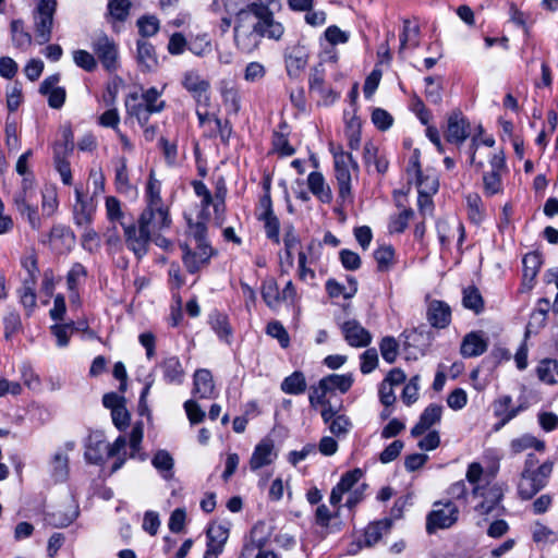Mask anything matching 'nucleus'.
<instances>
[{
    "label": "nucleus",
    "mask_w": 558,
    "mask_h": 558,
    "mask_svg": "<svg viewBox=\"0 0 558 558\" xmlns=\"http://www.w3.org/2000/svg\"><path fill=\"white\" fill-rule=\"evenodd\" d=\"M283 32L282 24L275 21L271 10L262 5L247 4L236 13L234 41L244 53L254 51L262 37L278 40Z\"/></svg>",
    "instance_id": "obj_1"
},
{
    "label": "nucleus",
    "mask_w": 558,
    "mask_h": 558,
    "mask_svg": "<svg viewBox=\"0 0 558 558\" xmlns=\"http://www.w3.org/2000/svg\"><path fill=\"white\" fill-rule=\"evenodd\" d=\"M125 448V436L120 435L112 444H107L102 434L95 433L87 438L85 458L88 462L94 464L102 463L105 457L116 458L111 468V473H114L124 465L128 459Z\"/></svg>",
    "instance_id": "obj_2"
},
{
    "label": "nucleus",
    "mask_w": 558,
    "mask_h": 558,
    "mask_svg": "<svg viewBox=\"0 0 558 558\" xmlns=\"http://www.w3.org/2000/svg\"><path fill=\"white\" fill-rule=\"evenodd\" d=\"M163 88L153 86L144 89L141 95L131 93L125 98V110L129 117L135 118L138 124L149 122L151 114L160 113L166 108L161 99Z\"/></svg>",
    "instance_id": "obj_3"
},
{
    "label": "nucleus",
    "mask_w": 558,
    "mask_h": 558,
    "mask_svg": "<svg viewBox=\"0 0 558 558\" xmlns=\"http://www.w3.org/2000/svg\"><path fill=\"white\" fill-rule=\"evenodd\" d=\"M76 204L73 209L74 221L76 226L84 228L82 235V245L85 250L92 252L98 246V235L89 226L96 213V202L94 196L85 193L82 187H75Z\"/></svg>",
    "instance_id": "obj_4"
},
{
    "label": "nucleus",
    "mask_w": 558,
    "mask_h": 558,
    "mask_svg": "<svg viewBox=\"0 0 558 558\" xmlns=\"http://www.w3.org/2000/svg\"><path fill=\"white\" fill-rule=\"evenodd\" d=\"M459 514L460 510L452 500L435 501L426 515V533L433 535L438 530L450 529L458 522Z\"/></svg>",
    "instance_id": "obj_5"
},
{
    "label": "nucleus",
    "mask_w": 558,
    "mask_h": 558,
    "mask_svg": "<svg viewBox=\"0 0 558 558\" xmlns=\"http://www.w3.org/2000/svg\"><path fill=\"white\" fill-rule=\"evenodd\" d=\"M554 464L545 461L537 466V470H523L518 484V494L523 500L532 499L548 483L553 473Z\"/></svg>",
    "instance_id": "obj_6"
},
{
    "label": "nucleus",
    "mask_w": 558,
    "mask_h": 558,
    "mask_svg": "<svg viewBox=\"0 0 558 558\" xmlns=\"http://www.w3.org/2000/svg\"><path fill=\"white\" fill-rule=\"evenodd\" d=\"M92 50L96 56L97 64L110 75L121 69L120 48L116 40L106 34H102L92 41Z\"/></svg>",
    "instance_id": "obj_7"
},
{
    "label": "nucleus",
    "mask_w": 558,
    "mask_h": 558,
    "mask_svg": "<svg viewBox=\"0 0 558 558\" xmlns=\"http://www.w3.org/2000/svg\"><path fill=\"white\" fill-rule=\"evenodd\" d=\"M70 126L60 128L51 144L52 163L65 185L70 184Z\"/></svg>",
    "instance_id": "obj_8"
},
{
    "label": "nucleus",
    "mask_w": 558,
    "mask_h": 558,
    "mask_svg": "<svg viewBox=\"0 0 558 558\" xmlns=\"http://www.w3.org/2000/svg\"><path fill=\"white\" fill-rule=\"evenodd\" d=\"M56 8V0H40L34 10L35 37L39 45H44L51 39Z\"/></svg>",
    "instance_id": "obj_9"
},
{
    "label": "nucleus",
    "mask_w": 558,
    "mask_h": 558,
    "mask_svg": "<svg viewBox=\"0 0 558 558\" xmlns=\"http://www.w3.org/2000/svg\"><path fill=\"white\" fill-rule=\"evenodd\" d=\"M335 173L338 183V194L342 202L352 201L351 173L349 167L357 168L350 153L340 151L333 155Z\"/></svg>",
    "instance_id": "obj_10"
},
{
    "label": "nucleus",
    "mask_w": 558,
    "mask_h": 558,
    "mask_svg": "<svg viewBox=\"0 0 558 558\" xmlns=\"http://www.w3.org/2000/svg\"><path fill=\"white\" fill-rule=\"evenodd\" d=\"M122 228L126 247L134 253L136 258L141 259L148 252L151 238L150 230L140 225L138 221L137 226L134 222L122 223Z\"/></svg>",
    "instance_id": "obj_11"
},
{
    "label": "nucleus",
    "mask_w": 558,
    "mask_h": 558,
    "mask_svg": "<svg viewBox=\"0 0 558 558\" xmlns=\"http://www.w3.org/2000/svg\"><path fill=\"white\" fill-rule=\"evenodd\" d=\"M180 246L183 252V264L190 274H196L206 267L216 253L210 244L196 245L194 250L190 248L187 244H181Z\"/></svg>",
    "instance_id": "obj_12"
},
{
    "label": "nucleus",
    "mask_w": 558,
    "mask_h": 558,
    "mask_svg": "<svg viewBox=\"0 0 558 558\" xmlns=\"http://www.w3.org/2000/svg\"><path fill=\"white\" fill-rule=\"evenodd\" d=\"M181 85L187 93L191 94L196 102H208V90L210 89V82L203 77L197 70L191 69L183 72L181 77Z\"/></svg>",
    "instance_id": "obj_13"
},
{
    "label": "nucleus",
    "mask_w": 558,
    "mask_h": 558,
    "mask_svg": "<svg viewBox=\"0 0 558 558\" xmlns=\"http://www.w3.org/2000/svg\"><path fill=\"white\" fill-rule=\"evenodd\" d=\"M283 58L288 76L298 78L308 63L310 53L305 46L295 44L286 48Z\"/></svg>",
    "instance_id": "obj_14"
},
{
    "label": "nucleus",
    "mask_w": 558,
    "mask_h": 558,
    "mask_svg": "<svg viewBox=\"0 0 558 558\" xmlns=\"http://www.w3.org/2000/svg\"><path fill=\"white\" fill-rule=\"evenodd\" d=\"M258 525L252 529L250 541L243 545L238 558H279L274 550L266 549L268 537L258 535Z\"/></svg>",
    "instance_id": "obj_15"
},
{
    "label": "nucleus",
    "mask_w": 558,
    "mask_h": 558,
    "mask_svg": "<svg viewBox=\"0 0 558 558\" xmlns=\"http://www.w3.org/2000/svg\"><path fill=\"white\" fill-rule=\"evenodd\" d=\"M140 225L147 227L150 233L168 229L171 225L169 210L163 205L146 207L140 218Z\"/></svg>",
    "instance_id": "obj_16"
},
{
    "label": "nucleus",
    "mask_w": 558,
    "mask_h": 558,
    "mask_svg": "<svg viewBox=\"0 0 558 558\" xmlns=\"http://www.w3.org/2000/svg\"><path fill=\"white\" fill-rule=\"evenodd\" d=\"M341 331L345 341L351 347L364 348L372 342L371 332L355 319L344 322L341 325Z\"/></svg>",
    "instance_id": "obj_17"
},
{
    "label": "nucleus",
    "mask_w": 558,
    "mask_h": 558,
    "mask_svg": "<svg viewBox=\"0 0 558 558\" xmlns=\"http://www.w3.org/2000/svg\"><path fill=\"white\" fill-rule=\"evenodd\" d=\"M156 368L162 373L163 380L169 385H181L185 378V371L180 359L175 355L163 357Z\"/></svg>",
    "instance_id": "obj_18"
},
{
    "label": "nucleus",
    "mask_w": 558,
    "mask_h": 558,
    "mask_svg": "<svg viewBox=\"0 0 558 558\" xmlns=\"http://www.w3.org/2000/svg\"><path fill=\"white\" fill-rule=\"evenodd\" d=\"M470 124L460 111L452 112L448 118L446 140L449 143L462 144L469 137Z\"/></svg>",
    "instance_id": "obj_19"
},
{
    "label": "nucleus",
    "mask_w": 558,
    "mask_h": 558,
    "mask_svg": "<svg viewBox=\"0 0 558 558\" xmlns=\"http://www.w3.org/2000/svg\"><path fill=\"white\" fill-rule=\"evenodd\" d=\"M426 318L432 327L444 329L451 323V307L444 301L432 300L427 305Z\"/></svg>",
    "instance_id": "obj_20"
},
{
    "label": "nucleus",
    "mask_w": 558,
    "mask_h": 558,
    "mask_svg": "<svg viewBox=\"0 0 558 558\" xmlns=\"http://www.w3.org/2000/svg\"><path fill=\"white\" fill-rule=\"evenodd\" d=\"M136 62L143 73L154 72L158 68L156 49L149 41L138 39L136 41Z\"/></svg>",
    "instance_id": "obj_21"
},
{
    "label": "nucleus",
    "mask_w": 558,
    "mask_h": 558,
    "mask_svg": "<svg viewBox=\"0 0 558 558\" xmlns=\"http://www.w3.org/2000/svg\"><path fill=\"white\" fill-rule=\"evenodd\" d=\"M442 405L430 403L424 409L420 415L418 422L412 427L411 436L420 437L427 432L432 426L439 423L442 416Z\"/></svg>",
    "instance_id": "obj_22"
},
{
    "label": "nucleus",
    "mask_w": 558,
    "mask_h": 558,
    "mask_svg": "<svg viewBox=\"0 0 558 558\" xmlns=\"http://www.w3.org/2000/svg\"><path fill=\"white\" fill-rule=\"evenodd\" d=\"M59 80L58 74L50 75L41 82L39 87L40 94L48 96V105L53 109L61 108L66 97L65 89L56 86Z\"/></svg>",
    "instance_id": "obj_23"
},
{
    "label": "nucleus",
    "mask_w": 558,
    "mask_h": 558,
    "mask_svg": "<svg viewBox=\"0 0 558 558\" xmlns=\"http://www.w3.org/2000/svg\"><path fill=\"white\" fill-rule=\"evenodd\" d=\"M275 458L272 441L264 439L254 448L250 460V468L252 471L259 470L263 466L269 465Z\"/></svg>",
    "instance_id": "obj_24"
},
{
    "label": "nucleus",
    "mask_w": 558,
    "mask_h": 558,
    "mask_svg": "<svg viewBox=\"0 0 558 558\" xmlns=\"http://www.w3.org/2000/svg\"><path fill=\"white\" fill-rule=\"evenodd\" d=\"M487 347V340L480 332L472 331L464 336L460 352L464 357H475L486 352Z\"/></svg>",
    "instance_id": "obj_25"
},
{
    "label": "nucleus",
    "mask_w": 558,
    "mask_h": 558,
    "mask_svg": "<svg viewBox=\"0 0 558 558\" xmlns=\"http://www.w3.org/2000/svg\"><path fill=\"white\" fill-rule=\"evenodd\" d=\"M215 390L213 375L209 369L199 368L193 376V395L202 399L211 398Z\"/></svg>",
    "instance_id": "obj_26"
},
{
    "label": "nucleus",
    "mask_w": 558,
    "mask_h": 558,
    "mask_svg": "<svg viewBox=\"0 0 558 558\" xmlns=\"http://www.w3.org/2000/svg\"><path fill=\"white\" fill-rule=\"evenodd\" d=\"M363 160L368 170L372 166H374L376 172L379 174H384L388 170V159L386 158L385 155L379 153L378 147L372 142H367L364 145Z\"/></svg>",
    "instance_id": "obj_27"
},
{
    "label": "nucleus",
    "mask_w": 558,
    "mask_h": 558,
    "mask_svg": "<svg viewBox=\"0 0 558 558\" xmlns=\"http://www.w3.org/2000/svg\"><path fill=\"white\" fill-rule=\"evenodd\" d=\"M523 264V286L527 289H532L534 280L543 264L542 255L537 252H530L524 255L522 259Z\"/></svg>",
    "instance_id": "obj_28"
},
{
    "label": "nucleus",
    "mask_w": 558,
    "mask_h": 558,
    "mask_svg": "<svg viewBox=\"0 0 558 558\" xmlns=\"http://www.w3.org/2000/svg\"><path fill=\"white\" fill-rule=\"evenodd\" d=\"M307 186L312 194L316 196L322 203L328 204L332 201L331 190L326 184L325 178L320 172L313 171L308 174Z\"/></svg>",
    "instance_id": "obj_29"
},
{
    "label": "nucleus",
    "mask_w": 558,
    "mask_h": 558,
    "mask_svg": "<svg viewBox=\"0 0 558 558\" xmlns=\"http://www.w3.org/2000/svg\"><path fill=\"white\" fill-rule=\"evenodd\" d=\"M322 387L327 389L329 392H333L336 390L341 393L348 392L353 383L354 378L351 373L348 374H330L320 379Z\"/></svg>",
    "instance_id": "obj_30"
},
{
    "label": "nucleus",
    "mask_w": 558,
    "mask_h": 558,
    "mask_svg": "<svg viewBox=\"0 0 558 558\" xmlns=\"http://www.w3.org/2000/svg\"><path fill=\"white\" fill-rule=\"evenodd\" d=\"M69 445L58 450L51 460V475L56 482H65L69 477Z\"/></svg>",
    "instance_id": "obj_31"
},
{
    "label": "nucleus",
    "mask_w": 558,
    "mask_h": 558,
    "mask_svg": "<svg viewBox=\"0 0 558 558\" xmlns=\"http://www.w3.org/2000/svg\"><path fill=\"white\" fill-rule=\"evenodd\" d=\"M392 526V520L385 518L383 520L369 523L364 531V545L372 547L385 533H388Z\"/></svg>",
    "instance_id": "obj_32"
},
{
    "label": "nucleus",
    "mask_w": 558,
    "mask_h": 558,
    "mask_svg": "<svg viewBox=\"0 0 558 558\" xmlns=\"http://www.w3.org/2000/svg\"><path fill=\"white\" fill-rule=\"evenodd\" d=\"M207 536V549H214L222 553L225 544L229 537V530L221 524L211 525L206 532Z\"/></svg>",
    "instance_id": "obj_33"
},
{
    "label": "nucleus",
    "mask_w": 558,
    "mask_h": 558,
    "mask_svg": "<svg viewBox=\"0 0 558 558\" xmlns=\"http://www.w3.org/2000/svg\"><path fill=\"white\" fill-rule=\"evenodd\" d=\"M11 39L14 47L26 50L32 45V36L25 31L24 21L13 20L10 24Z\"/></svg>",
    "instance_id": "obj_34"
},
{
    "label": "nucleus",
    "mask_w": 558,
    "mask_h": 558,
    "mask_svg": "<svg viewBox=\"0 0 558 558\" xmlns=\"http://www.w3.org/2000/svg\"><path fill=\"white\" fill-rule=\"evenodd\" d=\"M280 388L288 395L298 396L304 393L307 388L305 375L301 371L293 372L282 380Z\"/></svg>",
    "instance_id": "obj_35"
},
{
    "label": "nucleus",
    "mask_w": 558,
    "mask_h": 558,
    "mask_svg": "<svg viewBox=\"0 0 558 558\" xmlns=\"http://www.w3.org/2000/svg\"><path fill=\"white\" fill-rule=\"evenodd\" d=\"M209 324L220 340L230 343L232 328L227 315L216 311L210 314Z\"/></svg>",
    "instance_id": "obj_36"
},
{
    "label": "nucleus",
    "mask_w": 558,
    "mask_h": 558,
    "mask_svg": "<svg viewBox=\"0 0 558 558\" xmlns=\"http://www.w3.org/2000/svg\"><path fill=\"white\" fill-rule=\"evenodd\" d=\"M144 437V423L142 421H137L134 423L131 433H130V458L138 459L144 461L146 459L145 453H142V441Z\"/></svg>",
    "instance_id": "obj_37"
},
{
    "label": "nucleus",
    "mask_w": 558,
    "mask_h": 558,
    "mask_svg": "<svg viewBox=\"0 0 558 558\" xmlns=\"http://www.w3.org/2000/svg\"><path fill=\"white\" fill-rule=\"evenodd\" d=\"M462 294V304L465 308L473 311L476 315L484 311L483 296L475 286L464 288Z\"/></svg>",
    "instance_id": "obj_38"
},
{
    "label": "nucleus",
    "mask_w": 558,
    "mask_h": 558,
    "mask_svg": "<svg viewBox=\"0 0 558 558\" xmlns=\"http://www.w3.org/2000/svg\"><path fill=\"white\" fill-rule=\"evenodd\" d=\"M420 27L412 24L409 20L403 21V29L400 34L399 54H402L404 49L415 48L418 46Z\"/></svg>",
    "instance_id": "obj_39"
},
{
    "label": "nucleus",
    "mask_w": 558,
    "mask_h": 558,
    "mask_svg": "<svg viewBox=\"0 0 558 558\" xmlns=\"http://www.w3.org/2000/svg\"><path fill=\"white\" fill-rule=\"evenodd\" d=\"M151 464L156 470L162 473L163 478L168 480L172 477L174 460L167 450H158L151 459Z\"/></svg>",
    "instance_id": "obj_40"
},
{
    "label": "nucleus",
    "mask_w": 558,
    "mask_h": 558,
    "mask_svg": "<svg viewBox=\"0 0 558 558\" xmlns=\"http://www.w3.org/2000/svg\"><path fill=\"white\" fill-rule=\"evenodd\" d=\"M262 298L270 308H275L281 302V294L277 281L274 278H267L262 283Z\"/></svg>",
    "instance_id": "obj_41"
},
{
    "label": "nucleus",
    "mask_w": 558,
    "mask_h": 558,
    "mask_svg": "<svg viewBox=\"0 0 558 558\" xmlns=\"http://www.w3.org/2000/svg\"><path fill=\"white\" fill-rule=\"evenodd\" d=\"M537 376L546 384H556L558 381V361L543 360L537 366Z\"/></svg>",
    "instance_id": "obj_42"
},
{
    "label": "nucleus",
    "mask_w": 558,
    "mask_h": 558,
    "mask_svg": "<svg viewBox=\"0 0 558 558\" xmlns=\"http://www.w3.org/2000/svg\"><path fill=\"white\" fill-rule=\"evenodd\" d=\"M3 329H4V339L7 341L11 340L13 336L21 332L23 330V324L20 314L12 310L9 311L3 316Z\"/></svg>",
    "instance_id": "obj_43"
},
{
    "label": "nucleus",
    "mask_w": 558,
    "mask_h": 558,
    "mask_svg": "<svg viewBox=\"0 0 558 558\" xmlns=\"http://www.w3.org/2000/svg\"><path fill=\"white\" fill-rule=\"evenodd\" d=\"M114 184L117 191L122 194H128L132 190L128 173L126 158L124 157L119 159V165L116 168Z\"/></svg>",
    "instance_id": "obj_44"
},
{
    "label": "nucleus",
    "mask_w": 558,
    "mask_h": 558,
    "mask_svg": "<svg viewBox=\"0 0 558 558\" xmlns=\"http://www.w3.org/2000/svg\"><path fill=\"white\" fill-rule=\"evenodd\" d=\"M511 450L514 453H520L529 448H534L537 451H544L545 442L531 435H523L515 438L510 444Z\"/></svg>",
    "instance_id": "obj_45"
},
{
    "label": "nucleus",
    "mask_w": 558,
    "mask_h": 558,
    "mask_svg": "<svg viewBox=\"0 0 558 558\" xmlns=\"http://www.w3.org/2000/svg\"><path fill=\"white\" fill-rule=\"evenodd\" d=\"M14 203L17 211L24 217L26 216L27 221L29 222L33 229H39L40 227V218L37 215L36 208L32 207L27 201H25L24 196H15Z\"/></svg>",
    "instance_id": "obj_46"
},
{
    "label": "nucleus",
    "mask_w": 558,
    "mask_h": 558,
    "mask_svg": "<svg viewBox=\"0 0 558 558\" xmlns=\"http://www.w3.org/2000/svg\"><path fill=\"white\" fill-rule=\"evenodd\" d=\"M379 350L383 359L387 363L392 364L399 354V342L395 337L386 336L379 342Z\"/></svg>",
    "instance_id": "obj_47"
},
{
    "label": "nucleus",
    "mask_w": 558,
    "mask_h": 558,
    "mask_svg": "<svg viewBox=\"0 0 558 558\" xmlns=\"http://www.w3.org/2000/svg\"><path fill=\"white\" fill-rule=\"evenodd\" d=\"M260 219L264 220L265 223V232L268 239L274 241L275 243L280 242L279 231H280V222L278 217L274 211L263 213Z\"/></svg>",
    "instance_id": "obj_48"
},
{
    "label": "nucleus",
    "mask_w": 558,
    "mask_h": 558,
    "mask_svg": "<svg viewBox=\"0 0 558 558\" xmlns=\"http://www.w3.org/2000/svg\"><path fill=\"white\" fill-rule=\"evenodd\" d=\"M266 333L278 340L281 348L287 349L290 345V336L284 326L279 320H272L267 324Z\"/></svg>",
    "instance_id": "obj_49"
},
{
    "label": "nucleus",
    "mask_w": 558,
    "mask_h": 558,
    "mask_svg": "<svg viewBox=\"0 0 558 558\" xmlns=\"http://www.w3.org/2000/svg\"><path fill=\"white\" fill-rule=\"evenodd\" d=\"M105 206L107 218L110 222H119L121 226L125 223L121 202L116 196H107Z\"/></svg>",
    "instance_id": "obj_50"
},
{
    "label": "nucleus",
    "mask_w": 558,
    "mask_h": 558,
    "mask_svg": "<svg viewBox=\"0 0 558 558\" xmlns=\"http://www.w3.org/2000/svg\"><path fill=\"white\" fill-rule=\"evenodd\" d=\"M73 61L86 72H94L98 68L96 56L87 50H76L73 52Z\"/></svg>",
    "instance_id": "obj_51"
},
{
    "label": "nucleus",
    "mask_w": 558,
    "mask_h": 558,
    "mask_svg": "<svg viewBox=\"0 0 558 558\" xmlns=\"http://www.w3.org/2000/svg\"><path fill=\"white\" fill-rule=\"evenodd\" d=\"M161 184L151 171L146 186L147 207L163 205L160 196Z\"/></svg>",
    "instance_id": "obj_52"
},
{
    "label": "nucleus",
    "mask_w": 558,
    "mask_h": 558,
    "mask_svg": "<svg viewBox=\"0 0 558 558\" xmlns=\"http://www.w3.org/2000/svg\"><path fill=\"white\" fill-rule=\"evenodd\" d=\"M131 2L129 0H110L108 11L112 19L124 22L130 13Z\"/></svg>",
    "instance_id": "obj_53"
},
{
    "label": "nucleus",
    "mask_w": 558,
    "mask_h": 558,
    "mask_svg": "<svg viewBox=\"0 0 558 558\" xmlns=\"http://www.w3.org/2000/svg\"><path fill=\"white\" fill-rule=\"evenodd\" d=\"M310 89L319 94L325 93V68L323 63L315 65L310 73Z\"/></svg>",
    "instance_id": "obj_54"
},
{
    "label": "nucleus",
    "mask_w": 558,
    "mask_h": 558,
    "mask_svg": "<svg viewBox=\"0 0 558 558\" xmlns=\"http://www.w3.org/2000/svg\"><path fill=\"white\" fill-rule=\"evenodd\" d=\"M395 251L392 246H381L374 252L378 271H387L392 263Z\"/></svg>",
    "instance_id": "obj_55"
},
{
    "label": "nucleus",
    "mask_w": 558,
    "mask_h": 558,
    "mask_svg": "<svg viewBox=\"0 0 558 558\" xmlns=\"http://www.w3.org/2000/svg\"><path fill=\"white\" fill-rule=\"evenodd\" d=\"M414 216L411 208L404 209L399 215L392 217L389 222V231L391 233H402L409 223V220Z\"/></svg>",
    "instance_id": "obj_56"
},
{
    "label": "nucleus",
    "mask_w": 558,
    "mask_h": 558,
    "mask_svg": "<svg viewBox=\"0 0 558 558\" xmlns=\"http://www.w3.org/2000/svg\"><path fill=\"white\" fill-rule=\"evenodd\" d=\"M69 324H60L58 322L49 327V331L56 339V344L58 348H65L69 344Z\"/></svg>",
    "instance_id": "obj_57"
},
{
    "label": "nucleus",
    "mask_w": 558,
    "mask_h": 558,
    "mask_svg": "<svg viewBox=\"0 0 558 558\" xmlns=\"http://www.w3.org/2000/svg\"><path fill=\"white\" fill-rule=\"evenodd\" d=\"M123 84L124 82L120 76L116 74L111 76L107 84L106 93L104 95V100L108 106H113L116 104L119 90L123 86Z\"/></svg>",
    "instance_id": "obj_58"
},
{
    "label": "nucleus",
    "mask_w": 558,
    "mask_h": 558,
    "mask_svg": "<svg viewBox=\"0 0 558 558\" xmlns=\"http://www.w3.org/2000/svg\"><path fill=\"white\" fill-rule=\"evenodd\" d=\"M137 27L143 37H150L158 33L159 21L155 16H142L137 20Z\"/></svg>",
    "instance_id": "obj_59"
},
{
    "label": "nucleus",
    "mask_w": 558,
    "mask_h": 558,
    "mask_svg": "<svg viewBox=\"0 0 558 558\" xmlns=\"http://www.w3.org/2000/svg\"><path fill=\"white\" fill-rule=\"evenodd\" d=\"M378 365V353L375 348H369L361 354L360 369L362 374L372 373Z\"/></svg>",
    "instance_id": "obj_60"
},
{
    "label": "nucleus",
    "mask_w": 558,
    "mask_h": 558,
    "mask_svg": "<svg viewBox=\"0 0 558 558\" xmlns=\"http://www.w3.org/2000/svg\"><path fill=\"white\" fill-rule=\"evenodd\" d=\"M372 122L380 131H387L393 123L392 116L381 108H376L372 112Z\"/></svg>",
    "instance_id": "obj_61"
},
{
    "label": "nucleus",
    "mask_w": 558,
    "mask_h": 558,
    "mask_svg": "<svg viewBox=\"0 0 558 558\" xmlns=\"http://www.w3.org/2000/svg\"><path fill=\"white\" fill-rule=\"evenodd\" d=\"M339 258L344 269L357 270L361 267V258L357 253L343 248L339 252Z\"/></svg>",
    "instance_id": "obj_62"
},
{
    "label": "nucleus",
    "mask_w": 558,
    "mask_h": 558,
    "mask_svg": "<svg viewBox=\"0 0 558 558\" xmlns=\"http://www.w3.org/2000/svg\"><path fill=\"white\" fill-rule=\"evenodd\" d=\"M184 410L187 418L192 425L202 423L206 416L205 411L202 410L199 404L194 400H186L184 402Z\"/></svg>",
    "instance_id": "obj_63"
},
{
    "label": "nucleus",
    "mask_w": 558,
    "mask_h": 558,
    "mask_svg": "<svg viewBox=\"0 0 558 558\" xmlns=\"http://www.w3.org/2000/svg\"><path fill=\"white\" fill-rule=\"evenodd\" d=\"M468 403V395L464 389L456 388L447 397V404L450 409L459 411Z\"/></svg>",
    "instance_id": "obj_64"
}]
</instances>
